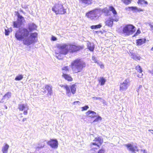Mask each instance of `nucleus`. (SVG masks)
I'll use <instances>...</instances> for the list:
<instances>
[{
  "mask_svg": "<svg viewBox=\"0 0 153 153\" xmlns=\"http://www.w3.org/2000/svg\"><path fill=\"white\" fill-rule=\"evenodd\" d=\"M28 29L24 27H21L15 32V36L17 40L23 41L24 44L28 46L35 42V39L37 37V33H31L29 36L30 32L35 30L37 27L36 25L33 23L28 24Z\"/></svg>",
  "mask_w": 153,
  "mask_h": 153,
  "instance_id": "nucleus-1",
  "label": "nucleus"
},
{
  "mask_svg": "<svg viewBox=\"0 0 153 153\" xmlns=\"http://www.w3.org/2000/svg\"><path fill=\"white\" fill-rule=\"evenodd\" d=\"M73 71L75 73L81 72L85 67V62L81 59H77L73 61L71 64Z\"/></svg>",
  "mask_w": 153,
  "mask_h": 153,
  "instance_id": "nucleus-2",
  "label": "nucleus"
},
{
  "mask_svg": "<svg viewBox=\"0 0 153 153\" xmlns=\"http://www.w3.org/2000/svg\"><path fill=\"white\" fill-rule=\"evenodd\" d=\"M66 10L62 4L59 3L56 4L52 8V11L56 15L65 14L66 13Z\"/></svg>",
  "mask_w": 153,
  "mask_h": 153,
  "instance_id": "nucleus-3",
  "label": "nucleus"
},
{
  "mask_svg": "<svg viewBox=\"0 0 153 153\" xmlns=\"http://www.w3.org/2000/svg\"><path fill=\"white\" fill-rule=\"evenodd\" d=\"M69 43H62L57 45V48L60 54L65 55L68 53L69 51Z\"/></svg>",
  "mask_w": 153,
  "mask_h": 153,
  "instance_id": "nucleus-4",
  "label": "nucleus"
},
{
  "mask_svg": "<svg viewBox=\"0 0 153 153\" xmlns=\"http://www.w3.org/2000/svg\"><path fill=\"white\" fill-rule=\"evenodd\" d=\"M135 31V27L132 25H128L124 27L123 29V33L125 35L129 36Z\"/></svg>",
  "mask_w": 153,
  "mask_h": 153,
  "instance_id": "nucleus-5",
  "label": "nucleus"
},
{
  "mask_svg": "<svg viewBox=\"0 0 153 153\" xmlns=\"http://www.w3.org/2000/svg\"><path fill=\"white\" fill-rule=\"evenodd\" d=\"M99 12V9H95L87 13L86 16L91 19H96L99 17L98 14Z\"/></svg>",
  "mask_w": 153,
  "mask_h": 153,
  "instance_id": "nucleus-6",
  "label": "nucleus"
},
{
  "mask_svg": "<svg viewBox=\"0 0 153 153\" xmlns=\"http://www.w3.org/2000/svg\"><path fill=\"white\" fill-rule=\"evenodd\" d=\"M130 80L129 78L125 79L123 82L120 84V91H126L129 86Z\"/></svg>",
  "mask_w": 153,
  "mask_h": 153,
  "instance_id": "nucleus-7",
  "label": "nucleus"
},
{
  "mask_svg": "<svg viewBox=\"0 0 153 153\" xmlns=\"http://www.w3.org/2000/svg\"><path fill=\"white\" fill-rule=\"evenodd\" d=\"M69 50L70 53H73L82 49V48L78 45H75L71 43H69Z\"/></svg>",
  "mask_w": 153,
  "mask_h": 153,
  "instance_id": "nucleus-8",
  "label": "nucleus"
},
{
  "mask_svg": "<svg viewBox=\"0 0 153 153\" xmlns=\"http://www.w3.org/2000/svg\"><path fill=\"white\" fill-rule=\"evenodd\" d=\"M47 144L53 149H56L58 147V141L56 139H51L47 142Z\"/></svg>",
  "mask_w": 153,
  "mask_h": 153,
  "instance_id": "nucleus-9",
  "label": "nucleus"
},
{
  "mask_svg": "<svg viewBox=\"0 0 153 153\" xmlns=\"http://www.w3.org/2000/svg\"><path fill=\"white\" fill-rule=\"evenodd\" d=\"M18 108L20 111H24L23 114L24 115H26L27 114V111L28 109V108L26 104H19Z\"/></svg>",
  "mask_w": 153,
  "mask_h": 153,
  "instance_id": "nucleus-10",
  "label": "nucleus"
},
{
  "mask_svg": "<svg viewBox=\"0 0 153 153\" xmlns=\"http://www.w3.org/2000/svg\"><path fill=\"white\" fill-rule=\"evenodd\" d=\"M93 142L91 143V144L97 146L99 147L101 145L103 142V140L100 137H96L93 140Z\"/></svg>",
  "mask_w": 153,
  "mask_h": 153,
  "instance_id": "nucleus-11",
  "label": "nucleus"
},
{
  "mask_svg": "<svg viewBox=\"0 0 153 153\" xmlns=\"http://www.w3.org/2000/svg\"><path fill=\"white\" fill-rule=\"evenodd\" d=\"M125 146L127 147L128 150L134 153L135 151L137 152L139 151V150L136 146L132 145L131 144H126Z\"/></svg>",
  "mask_w": 153,
  "mask_h": 153,
  "instance_id": "nucleus-12",
  "label": "nucleus"
},
{
  "mask_svg": "<svg viewBox=\"0 0 153 153\" xmlns=\"http://www.w3.org/2000/svg\"><path fill=\"white\" fill-rule=\"evenodd\" d=\"M110 11L112 12L114 15V21L117 22L118 21V17L116 15L117 12L115 9L114 8L113 6H110L109 7Z\"/></svg>",
  "mask_w": 153,
  "mask_h": 153,
  "instance_id": "nucleus-13",
  "label": "nucleus"
},
{
  "mask_svg": "<svg viewBox=\"0 0 153 153\" xmlns=\"http://www.w3.org/2000/svg\"><path fill=\"white\" fill-rule=\"evenodd\" d=\"M11 97V93L10 92H7L6 94L3 97L1 100L0 101V103H3L4 102V100H7Z\"/></svg>",
  "mask_w": 153,
  "mask_h": 153,
  "instance_id": "nucleus-14",
  "label": "nucleus"
},
{
  "mask_svg": "<svg viewBox=\"0 0 153 153\" xmlns=\"http://www.w3.org/2000/svg\"><path fill=\"white\" fill-rule=\"evenodd\" d=\"M45 88L47 91L48 93L47 95L48 96H51L53 94L52 86L51 85H45Z\"/></svg>",
  "mask_w": 153,
  "mask_h": 153,
  "instance_id": "nucleus-15",
  "label": "nucleus"
},
{
  "mask_svg": "<svg viewBox=\"0 0 153 153\" xmlns=\"http://www.w3.org/2000/svg\"><path fill=\"white\" fill-rule=\"evenodd\" d=\"M128 9H129L133 11L134 12L137 13V12H140V11H143V10L140 8H138L137 7H129L128 8H126V10H128Z\"/></svg>",
  "mask_w": 153,
  "mask_h": 153,
  "instance_id": "nucleus-16",
  "label": "nucleus"
},
{
  "mask_svg": "<svg viewBox=\"0 0 153 153\" xmlns=\"http://www.w3.org/2000/svg\"><path fill=\"white\" fill-rule=\"evenodd\" d=\"M62 87L65 89L66 91V94L69 97H70L71 96V91L68 85H60Z\"/></svg>",
  "mask_w": 153,
  "mask_h": 153,
  "instance_id": "nucleus-17",
  "label": "nucleus"
},
{
  "mask_svg": "<svg viewBox=\"0 0 153 153\" xmlns=\"http://www.w3.org/2000/svg\"><path fill=\"white\" fill-rule=\"evenodd\" d=\"M86 114L89 117L92 118L97 117V113L94 111L89 110L86 113Z\"/></svg>",
  "mask_w": 153,
  "mask_h": 153,
  "instance_id": "nucleus-18",
  "label": "nucleus"
},
{
  "mask_svg": "<svg viewBox=\"0 0 153 153\" xmlns=\"http://www.w3.org/2000/svg\"><path fill=\"white\" fill-rule=\"evenodd\" d=\"M16 15L17 17V19L16 21L22 25L23 22L25 20L24 17L21 15L18 12H17L16 13Z\"/></svg>",
  "mask_w": 153,
  "mask_h": 153,
  "instance_id": "nucleus-19",
  "label": "nucleus"
},
{
  "mask_svg": "<svg viewBox=\"0 0 153 153\" xmlns=\"http://www.w3.org/2000/svg\"><path fill=\"white\" fill-rule=\"evenodd\" d=\"M137 45L138 46H140L145 43L146 39L145 38L139 39L136 40Z\"/></svg>",
  "mask_w": 153,
  "mask_h": 153,
  "instance_id": "nucleus-20",
  "label": "nucleus"
},
{
  "mask_svg": "<svg viewBox=\"0 0 153 153\" xmlns=\"http://www.w3.org/2000/svg\"><path fill=\"white\" fill-rule=\"evenodd\" d=\"M114 21V19L112 18V17L109 18L105 22L106 25H107L109 27H111L112 26L113 24V21Z\"/></svg>",
  "mask_w": 153,
  "mask_h": 153,
  "instance_id": "nucleus-21",
  "label": "nucleus"
},
{
  "mask_svg": "<svg viewBox=\"0 0 153 153\" xmlns=\"http://www.w3.org/2000/svg\"><path fill=\"white\" fill-rule=\"evenodd\" d=\"M62 76L66 80L68 81H72V78L70 75L65 73V72H63Z\"/></svg>",
  "mask_w": 153,
  "mask_h": 153,
  "instance_id": "nucleus-22",
  "label": "nucleus"
},
{
  "mask_svg": "<svg viewBox=\"0 0 153 153\" xmlns=\"http://www.w3.org/2000/svg\"><path fill=\"white\" fill-rule=\"evenodd\" d=\"M80 3L88 6L92 3V0H79Z\"/></svg>",
  "mask_w": 153,
  "mask_h": 153,
  "instance_id": "nucleus-23",
  "label": "nucleus"
},
{
  "mask_svg": "<svg viewBox=\"0 0 153 153\" xmlns=\"http://www.w3.org/2000/svg\"><path fill=\"white\" fill-rule=\"evenodd\" d=\"M9 147V146L8 144L5 143V145L2 147L1 149V151L3 153H7Z\"/></svg>",
  "mask_w": 153,
  "mask_h": 153,
  "instance_id": "nucleus-24",
  "label": "nucleus"
},
{
  "mask_svg": "<svg viewBox=\"0 0 153 153\" xmlns=\"http://www.w3.org/2000/svg\"><path fill=\"white\" fill-rule=\"evenodd\" d=\"M87 47L89 50L91 51H93L94 48V45L93 43L89 42L88 43Z\"/></svg>",
  "mask_w": 153,
  "mask_h": 153,
  "instance_id": "nucleus-25",
  "label": "nucleus"
},
{
  "mask_svg": "<svg viewBox=\"0 0 153 153\" xmlns=\"http://www.w3.org/2000/svg\"><path fill=\"white\" fill-rule=\"evenodd\" d=\"M13 26L14 27L19 28V29L21 28L20 27L22 25V24L19 22L17 21L13 22Z\"/></svg>",
  "mask_w": 153,
  "mask_h": 153,
  "instance_id": "nucleus-26",
  "label": "nucleus"
},
{
  "mask_svg": "<svg viewBox=\"0 0 153 153\" xmlns=\"http://www.w3.org/2000/svg\"><path fill=\"white\" fill-rule=\"evenodd\" d=\"M131 58L136 60H140L141 58V57L138 54L134 53H132L131 54Z\"/></svg>",
  "mask_w": 153,
  "mask_h": 153,
  "instance_id": "nucleus-27",
  "label": "nucleus"
},
{
  "mask_svg": "<svg viewBox=\"0 0 153 153\" xmlns=\"http://www.w3.org/2000/svg\"><path fill=\"white\" fill-rule=\"evenodd\" d=\"M109 8L108 9L107 7H105L102 10V12L105 13V16L110 15L111 13L110 12Z\"/></svg>",
  "mask_w": 153,
  "mask_h": 153,
  "instance_id": "nucleus-28",
  "label": "nucleus"
},
{
  "mask_svg": "<svg viewBox=\"0 0 153 153\" xmlns=\"http://www.w3.org/2000/svg\"><path fill=\"white\" fill-rule=\"evenodd\" d=\"M76 85L74 84L70 86V88L71 89V92L73 94H74L76 91V88L75 87Z\"/></svg>",
  "mask_w": 153,
  "mask_h": 153,
  "instance_id": "nucleus-29",
  "label": "nucleus"
},
{
  "mask_svg": "<svg viewBox=\"0 0 153 153\" xmlns=\"http://www.w3.org/2000/svg\"><path fill=\"white\" fill-rule=\"evenodd\" d=\"M99 82L101 85H103L106 82V79L103 77H100L99 79Z\"/></svg>",
  "mask_w": 153,
  "mask_h": 153,
  "instance_id": "nucleus-30",
  "label": "nucleus"
},
{
  "mask_svg": "<svg viewBox=\"0 0 153 153\" xmlns=\"http://www.w3.org/2000/svg\"><path fill=\"white\" fill-rule=\"evenodd\" d=\"M102 27L101 24H99L96 25H93L91 27V29H97L100 28Z\"/></svg>",
  "mask_w": 153,
  "mask_h": 153,
  "instance_id": "nucleus-31",
  "label": "nucleus"
},
{
  "mask_svg": "<svg viewBox=\"0 0 153 153\" xmlns=\"http://www.w3.org/2000/svg\"><path fill=\"white\" fill-rule=\"evenodd\" d=\"M23 78V76L22 74L17 76L15 78V80L16 81H19L22 80Z\"/></svg>",
  "mask_w": 153,
  "mask_h": 153,
  "instance_id": "nucleus-32",
  "label": "nucleus"
},
{
  "mask_svg": "<svg viewBox=\"0 0 153 153\" xmlns=\"http://www.w3.org/2000/svg\"><path fill=\"white\" fill-rule=\"evenodd\" d=\"M137 3L138 4H141V5H143V4H147L148 3L147 1L144 0H138L137 1Z\"/></svg>",
  "mask_w": 153,
  "mask_h": 153,
  "instance_id": "nucleus-33",
  "label": "nucleus"
},
{
  "mask_svg": "<svg viewBox=\"0 0 153 153\" xmlns=\"http://www.w3.org/2000/svg\"><path fill=\"white\" fill-rule=\"evenodd\" d=\"M135 69L140 73H141L143 71L142 68L139 65L136 66Z\"/></svg>",
  "mask_w": 153,
  "mask_h": 153,
  "instance_id": "nucleus-34",
  "label": "nucleus"
},
{
  "mask_svg": "<svg viewBox=\"0 0 153 153\" xmlns=\"http://www.w3.org/2000/svg\"><path fill=\"white\" fill-rule=\"evenodd\" d=\"M96 63L100 66L101 68H104V65L102 64L101 62L99 60Z\"/></svg>",
  "mask_w": 153,
  "mask_h": 153,
  "instance_id": "nucleus-35",
  "label": "nucleus"
},
{
  "mask_svg": "<svg viewBox=\"0 0 153 153\" xmlns=\"http://www.w3.org/2000/svg\"><path fill=\"white\" fill-rule=\"evenodd\" d=\"M97 117L93 121V122H98L99 120H102V118L101 117L99 116L96 117Z\"/></svg>",
  "mask_w": 153,
  "mask_h": 153,
  "instance_id": "nucleus-36",
  "label": "nucleus"
},
{
  "mask_svg": "<svg viewBox=\"0 0 153 153\" xmlns=\"http://www.w3.org/2000/svg\"><path fill=\"white\" fill-rule=\"evenodd\" d=\"M142 85H140L138 87V89L137 90V91L138 92V94H139L140 92L142 91Z\"/></svg>",
  "mask_w": 153,
  "mask_h": 153,
  "instance_id": "nucleus-37",
  "label": "nucleus"
},
{
  "mask_svg": "<svg viewBox=\"0 0 153 153\" xmlns=\"http://www.w3.org/2000/svg\"><path fill=\"white\" fill-rule=\"evenodd\" d=\"M92 60L93 61H94V62L96 63L97 61H99V60L97 59V58L95 56H93L92 57Z\"/></svg>",
  "mask_w": 153,
  "mask_h": 153,
  "instance_id": "nucleus-38",
  "label": "nucleus"
},
{
  "mask_svg": "<svg viewBox=\"0 0 153 153\" xmlns=\"http://www.w3.org/2000/svg\"><path fill=\"white\" fill-rule=\"evenodd\" d=\"M44 147V145H42L41 144H38V146L36 147V150H38V149L40 148H42Z\"/></svg>",
  "mask_w": 153,
  "mask_h": 153,
  "instance_id": "nucleus-39",
  "label": "nucleus"
},
{
  "mask_svg": "<svg viewBox=\"0 0 153 153\" xmlns=\"http://www.w3.org/2000/svg\"><path fill=\"white\" fill-rule=\"evenodd\" d=\"M131 0H126L124 2V3L126 5H128L131 3Z\"/></svg>",
  "mask_w": 153,
  "mask_h": 153,
  "instance_id": "nucleus-40",
  "label": "nucleus"
},
{
  "mask_svg": "<svg viewBox=\"0 0 153 153\" xmlns=\"http://www.w3.org/2000/svg\"><path fill=\"white\" fill-rule=\"evenodd\" d=\"M141 33L140 30L139 29H138L137 31L135 33L134 35L133 36H135L138 35V34H140Z\"/></svg>",
  "mask_w": 153,
  "mask_h": 153,
  "instance_id": "nucleus-41",
  "label": "nucleus"
},
{
  "mask_svg": "<svg viewBox=\"0 0 153 153\" xmlns=\"http://www.w3.org/2000/svg\"><path fill=\"white\" fill-rule=\"evenodd\" d=\"M89 108V107L87 105H86L85 106L82 107V111H85L87 110Z\"/></svg>",
  "mask_w": 153,
  "mask_h": 153,
  "instance_id": "nucleus-42",
  "label": "nucleus"
},
{
  "mask_svg": "<svg viewBox=\"0 0 153 153\" xmlns=\"http://www.w3.org/2000/svg\"><path fill=\"white\" fill-rule=\"evenodd\" d=\"M105 150L103 148L100 149L98 151V153H104Z\"/></svg>",
  "mask_w": 153,
  "mask_h": 153,
  "instance_id": "nucleus-43",
  "label": "nucleus"
},
{
  "mask_svg": "<svg viewBox=\"0 0 153 153\" xmlns=\"http://www.w3.org/2000/svg\"><path fill=\"white\" fill-rule=\"evenodd\" d=\"M10 32L8 29H5V34L6 35H8L9 34Z\"/></svg>",
  "mask_w": 153,
  "mask_h": 153,
  "instance_id": "nucleus-44",
  "label": "nucleus"
},
{
  "mask_svg": "<svg viewBox=\"0 0 153 153\" xmlns=\"http://www.w3.org/2000/svg\"><path fill=\"white\" fill-rule=\"evenodd\" d=\"M149 26L150 27V30L153 33V25L150 24H149Z\"/></svg>",
  "mask_w": 153,
  "mask_h": 153,
  "instance_id": "nucleus-45",
  "label": "nucleus"
},
{
  "mask_svg": "<svg viewBox=\"0 0 153 153\" xmlns=\"http://www.w3.org/2000/svg\"><path fill=\"white\" fill-rule=\"evenodd\" d=\"M62 70H65V71H68V66H65V67H63L62 68Z\"/></svg>",
  "mask_w": 153,
  "mask_h": 153,
  "instance_id": "nucleus-46",
  "label": "nucleus"
},
{
  "mask_svg": "<svg viewBox=\"0 0 153 153\" xmlns=\"http://www.w3.org/2000/svg\"><path fill=\"white\" fill-rule=\"evenodd\" d=\"M51 40L53 41H55L57 40V38L55 36H52L51 38Z\"/></svg>",
  "mask_w": 153,
  "mask_h": 153,
  "instance_id": "nucleus-47",
  "label": "nucleus"
},
{
  "mask_svg": "<svg viewBox=\"0 0 153 153\" xmlns=\"http://www.w3.org/2000/svg\"><path fill=\"white\" fill-rule=\"evenodd\" d=\"M92 98L94 100H100L101 99V97H92Z\"/></svg>",
  "mask_w": 153,
  "mask_h": 153,
  "instance_id": "nucleus-48",
  "label": "nucleus"
},
{
  "mask_svg": "<svg viewBox=\"0 0 153 153\" xmlns=\"http://www.w3.org/2000/svg\"><path fill=\"white\" fill-rule=\"evenodd\" d=\"M140 153H147V151L145 149H141Z\"/></svg>",
  "mask_w": 153,
  "mask_h": 153,
  "instance_id": "nucleus-49",
  "label": "nucleus"
},
{
  "mask_svg": "<svg viewBox=\"0 0 153 153\" xmlns=\"http://www.w3.org/2000/svg\"><path fill=\"white\" fill-rule=\"evenodd\" d=\"M57 58H58L59 59H61L62 58L61 56L59 55L58 54L56 53V55Z\"/></svg>",
  "mask_w": 153,
  "mask_h": 153,
  "instance_id": "nucleus-50",
  "label": "nucleus"
},
{
  "mask_svg": "<svg viewBox=\"0 0 153 153\" xmlns=\"http://www.w3.org/2000/svg\"><path fill=\"white\" fill-rule=\"evenodd\" d=\"M25 4H22V7L24 8H26L27 7V6L26 5H25Z\"/></svg>",
  "mask_w": 153,
  "mask_h": 153,
  "instance_id": "nucleus-51",
  "label": "nucleus"
},
{
  "mask_svg": "<svg viewBox=\"0 0 153 153\" xmlns=\"http://www.w3.org/2000/svg\"><path fill=\"white\" fill-rule=\"evenodd\" d=\"M101 102H103V103L104 104L106 102L103 99L101 98V99L100 100Z\"/></svg>",
  "mask_w": 153,
  "mask_h": 153,
  "instance_id": "nucleus-52",
  "label": "nucleus"
},
{
  "mask_svg": "<svg viewBox=\"0 0 153 153\" xmlns=\"http://www.w3.org/2000/svg\"><path fill=\"white\" fill-rule=\"evenodd\" d=\"M26 119H27L26 118H24L22 120V121L23 122L25 121H26Z\"/></svg>",
  "mask_w": 153,
  "mask_h": 153,
  "instance_id": "nucleus-53",
  "label": "nucleus"
},
{
  "mask_svg": "<svg viewBox=\"0 0 153 153\" xmlns=\"http://www.w3.org/2000/svg\"><path fill=\"white\" fill-rule=\"evenodd\" d=\"M4 107L6 109H7V107L6 105H4Z\"/></svg>",
  "mask_w": 153,
  "mask_h": 153,
  "instance_id": "nucleus-54",
  "label": "nucleus"
},
{
  "mask_svg": "<svg viewBox=\"0 0 153 153\" xmlns=\"http://www.w3.org/2000/svg\"><path fill=\"white\" fill-rule=\"evenodd\" d=\"M20 11V12H21L23 13H24V12L21 9Z\"/></svg>",
  "mask_w": 153,
  "mask_h": 153,
  "instance_id": "nucleus-55",
  "label": "nucleus"
},
{
  "mask_svg": "<svg viewBox=\"0 0 153 153\" xmlns=\"http://www.w3.org/2000/svg\"><path fill=\"white\" fill-rule=\"evenodd\" d=\"M123 2V3H124V2H125V1L126 0H121Z\"/></svg>",
  "mask_w": 153,
  "mask_h": 153,
  "instance_id": "nucleus-56",
  "label": "nucleus"
},
{
  "mask_svg": "<svg viewBox=\"0 0 153 153\" xmlns=\"http://www.w3.org/2000/svg\"><path fill=\"white\" fill-rule=\"evenodd\" d=\"M79 102V101H77L74 102V103H75V102Z\"/></svg>",
  "mask_w": 153,
  "mask_h": 153,
  "instance_id": "nucleus-57",
  "label": "nucleus"
},
{
  "mask_svg": "<svg viewBox=\"0 0 153 153\" xmlns=\"http://www.w3.org/2000/svg\"><path fill=\"white\" fill-rule=\"evenodd\" d=\"M151 50L153 51V47L152 48Z\"/></svg>",
  "mask_w": 153,
  "mask_h": 153,
  "instance_id": "nucleus-58",
  "label": "nucleus"
},
{
  "mask_svg": "<svg viewBox=\"0 0 153 153\" xmlns=\"http://www.w3.org/2000/svg\"><path fill=\"white\" fill-rule=\"evenodd\" d=\"M46 93V91H45L44 92V93Z\"/></svg>",
  "mask_w": 153,
  "mask_h": 153,
  "instance_id": "nucleus-59",
  "label": "nucleus"
},
{
  "mask_svg": "<svg viewBox=\"0 0 153 153\" xmlns=\"http://www.w3.org/2000/svg\"><path fill=\"white\" fill-rule=\"evenodd\" d=\"M143 74H141V75H140V76H142L143 75Z\"/></svg>",
  "mask_w": 153,
  "mask_h": 153,
  "instance_id": "nucleus-60",
  "label": "nucleus"
},
{
  "mask_svg": "<svg viewBox=\"0 0 153 153\" xmlns=\"http://www.w3.org/2000/svg\"><path fill=\"white\" fill-rule=\"evenodd\" d=\"M152 73L153 74V71H152Z\"/></svg>",
  "mask_w": 153,
  "mask_h": 153,
  "instance_id": "nucleus-61",
  "label": "nucleus"
},
{
  "mask_svg": "<svg viewBox=\"0 0 153 153\" xmlns=\"http://www.w3.org/2000/svg\"><path fill=\"white\" fill-rule=\"evenodd\" d=\"M94 149H97L96 148H94Z\"/></svg>",
  "mask_w": 153,
  "mask_h": 153,
  "instance_id": "nucleus-62",
  "label": "nucleus"
},
{
  "mask_svg": "<svg viewBox=\"0 0 153 153\" xmlns=\"http://www.w3.org/2000/svg\"><path fill=\"white\" fill-rule=\"evenodd\" d=\"M34 153L33 152V153Z\"/></svg>",
  "mask_w": 153,
  "mask_h": 153,
  "instance_id": "nucleus-63",
  "label": "nucleus"
},
{
  "mask_svg": "<svg viewBox=\"0 0 153 153\" xmlns=\"http://www.w3.org/2000/svg\"><path fill=\"white\" fill-rule=\"evenodd\" d=\"M152 133L153 134V133Z\"/></svg>",
  "mask_w": 153,
  "mask_h": 153,
  "instance_id": "nucleus-64",
  "label": "nucleus"
}]
</instances>
